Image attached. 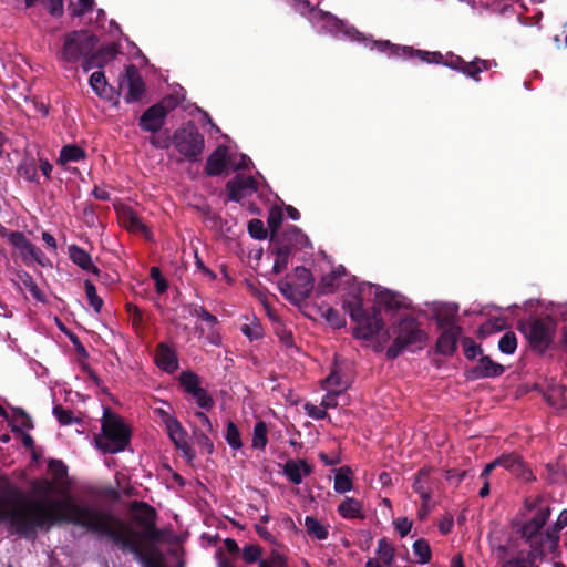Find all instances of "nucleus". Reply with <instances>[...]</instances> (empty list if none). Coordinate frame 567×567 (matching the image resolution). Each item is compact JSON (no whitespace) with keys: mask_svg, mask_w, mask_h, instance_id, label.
<instances>
[{"mask_svg":"<svg viewBox=\"0 0 567 567\" xmlns=\"http://www.w3.org/2000/svg\"><path fill=\"white\" fill-rule=\"evenodd\" d=\"M157 365L166 372H174L178 368L177 358L166 344H159L156 352Z\"/></svg>","mask_w":567,"mask_h":567,"instance_id":"nucleus-31","label":"nucleus"},{"mask_svg":"<svg viewBox=\"0 0 567 567\" xmlns=\"http://www.w3.org/2000/svg\"><path fill=\"white\" fill-rule=\"evenodd\" d=\"M49 470L53 480L31 483L33 499L22 502L18 488H9L0 495V522L6 523L23 537L34 536L38 529H50L60 523H71L113 540L122 550L132 553L140 561L145 560L140 536L127 523L93 506H81L70 497L68 468L62 461L51 460Z\"/></svg>","mask_w":567,"mask_h":567,"instance_id":"nucleus-1","label":"nucleus"},{"mask_svg":"<svg viewBox=\"0 0 567 567\" xmlns=\"http://www.w3.org/2000/svg\"><path fill=\"white\" fill-rule=\"evenodd\" d=\"M250 163V158L244 154L234 155L229 157V165L234 169L246 168Z\"/></svg>","mask_w":567,"mask_h":567,"instance_id":"nucleus-62","label":"nucleus"},{"mask_svg":"<svg viewBox=\"0 0 567 567\" xmlns=\"http://www.w3.org/2000/svg\"><path fill=\"white\" fill-rule=\"evenodd\" d=\"M392 334L393 344L386 351L390 359L396 358L404 349H422L427 339L426 332L410 316L402 317L399 322L392 326Z\"/></svg>","mask_w":567,"mask_h":567,"instance_id":"nucleus-4","label":"nucleus"},{"mask_svg":"<svg viewBox=\"0 0 567 567\" xmlns=\"http://www.w3.org/2000/svg\"><path fill=\"white\" fill-rule=\"evenodd\" d=\"M278 289L279 291L289 300L291 301H300V300H305L306 298H300L298 295H297V286L296 284L292 285L288 281H279L278 282Z\"/></svg>","mask_w":567,"mask_h":567,"instance_id":"nucleus-54","label":"nucleus"},{"mask_svg":"<svg viewBox=\"0 0 567 567\" xmlns=\"http://www.w3.org/2000/svg\"><path fill=\"white\" fill-rule=\"evenodd\" d=\"M267 444V425L260 421L255 424L252 446L255 449H264Z\"/></svg>","mask_w":567,"mask_h":567,"instance_id":"nucleus-47","label":"nucleus"},{"mask_svg":"<svg viewBox=\"0 0 567 567\" xmlns=\"http://www.w3.org/2000/svg\"><path fill=\"white\" fill-rule=\"evenodd\" d=\"M195 417L197 420L198 425L200 426L203 433H213V424L209 417L203 412H196Z\"/></svg>","mask_w":567,"mask_h":567,"instance_id":"nucleus-64","label":"nucleus"},{"mask_svg":"<svg viewBox=\"0 0 567 567\" xmlns=\"http://www.w3.org/2000/svg\"><path fill=\"white\" fill-rule=\"evenodd\" d=\"M491 68V62L487 60H480L476 59L472 62H465V64H462V72L466 74L470 78H473L474 80H478L477 75L483 72L484 70H487Z\"/></svg>","mask_w":567,"mask_h":567,"instance_id":"nucleus-42","label":"nucleus"},{"mask_svg":"<svg viewBox=\"0 0 567 567\" xmlns=\"http://www.w3.org/2000/svg\"><path fill=\"white\" fill-rule=\"evenodd\" d=\"M367 284L358 285L353 288L344 300V308L349 312L352 320L359 319L365 313L363 309V296L368 292V289H362Z\"/></svg>","mask_w":567,"mask_h":567,"instance_id":"nucleus-20","label":"nucleus"},{"mask_svg":"<svg viewBox=\"0 0 567 567\" xmlns=\"http://www.w3.org/2000/svg\"><path fill=\"white\" fill-rule=\"evenodd\" d=\"M327 394L322 398L321 405L327 410L331 408H336L338 405V396L341 394V390L336 389H324Z\"/></svg>","mask_w":567,"mask_h":567,"instance_id":"nucleus-56","label":"nucleus"},{"mask_svg":"<svg viewBox=\"0 0 567 567\" xmlns=\"http://www.w3.org/2000/svg\"><path fill=\"white\" fill-rule=\"evenodd\" d=\"M482 350L474 341L470 339L464 340V354L467 359H474L481 354Z\"/></svg>","mask_w":567,"mask_h":567,"instance_id":"nucleus-63","label":"nucleus"},{"mask_svg":"<svg viewBox=\"0 0 567 567\" xmlns=\"http://www.w3.org/2000/svg\"><path fill=\"white\" fill-rule=\"evenodd\" d=\"M95 442L97 447L105 453L122 452L128 443V430L121 419L105 412L102 434L95 439Z\"/></svg>","mask_w":567,"mask_h":567,"instance_id":"nucleus-6","label":"nucleus"},{"mask_svg":"<svg viewBox=\"0 0 567 567\" xmlns=\"http://www.w3.org/2000/svg\"><path fill=\"white\" fill-rule=\"evenodd\" d=\"M323 389H336L341 390V393L350 386V381L343 379L340 369L334 365L330 374L323 380Z\"/></svg>","mask_w":567,"mask_h":567,"instance_id":"nucleus-37","label":"nucleus"},{"mask_svg":"<svg viewBox=\"0 0 567 567\" xmlns=\"http://www.w3.org/2000/svg\"><path fill=\"white\" fill-rule=\"evenodd\" d=\"M69 255L71 260L80 268L99 275V269L93 265L91 256L84 249L76 245H72L69 247Z\"/></svg>","mask_w":567,"mask_h":567,"instance_id":"nucleus-32","label":"nucleus"},{"mask_svg":"<svg viewBox=\"0 0 567 567\" xmlns=\"http://www.w3.org/2000/svg\"><path fill=\"white\" fill-rule=\"evenodd\" d=\"M433 315L440 328L455 326L454 317L458 311V307L454 303L433 302Z\"/></svg>","mask_w":567,"mask_h":567,"instance_id":"nucleus-25","label":"nucleus"},{"mask_svg":"<svg viewBox=\"0 0 567 567\" xmlns=\"http://www.w3.org/2000/svg\"><path fill=\"white\" fill-rule=\"evenodd\" d=\"M494 555L501 561V567H536L529 559V555L523 553L511 554L503 545L494 549Z\"/></svg>","mask_w":567,"mask_h":567,"instance_id":"nucleus-19","label":"nucleus"},{"mask_svg":"<svg viewBox=\"0 0 567 567\" xmlns=\"http://www.w3.org/2000/svg\"><path fill=\"white\" fill-rule=\"evenodd\" d=\"M272 240L276 247L286 244L285 246L287 247L289 255H292L299 249L311 246L309 238L296 226H290L284 234Z\"/></svg>","mask_w":567,"mask_h":567,"instance_id":"nucleus-15","label":"nucleus"},{"mask_svg":"<svg viewBox=\"0 0 567 567\" xmlns=\"http://www.w3.org/2000/svg\"><path fill=\"white\" fill-rule=\"evenodd\" d=\"M260 554H261V550L256 545H249L243 549V558L248 564L257 561L260 557Z\"/></svg>","mask_w":567,"mask_h":567,"instance_id":"nucleus-58","label":"nucleus"},{"mask_svg":"<svg viewBox=\"0 0 567 567\" xmlns=\"http://www.w3.org/2000/svg\"><path fill=\"white\" fill-rule=\"evenodd\" d=\"M167 110L162 104L147 109L140 118V126L145 132L156 133L164 125Z\"/></svg>","mask_w":567,"mask_h":567,"instance_id":"nucleus-17","label":"nucleus"},{"mask_svg":"<svg viewBox=\"0 0 567 567\" xmlns=\"http://www.w3.org/2000/svg\"><path fill=\"white\" fill-rule=\"evenodd\" d=\"M241 331L245 336H247L250 340L259 339L262 336V329L259 324H244L241 327Z\"/></svg>","mask_w":567,"mask_h":567,"instance_id":"nucleus-61","label":"nucleus"},{"mask_svg":"<svg viewBox=\"0 0 567 567\" xmlns=\"http://www.w3.org/2000/svg\"><path fill=\"white\" fill-rule=\"evenodd\" d=\"M413 553L420 564H426L431 559V549L429 544L423 539H417L413 544Z\"/></svg>","mask_w":567,"mask_h":567,"instance_id":"nucleus-46","label":"nucleus"},{"mask_svg":"<svg viewBox=\"0 0 567 567\" xmlns=\"http://www.w3.org/2000/svg\"><path fill=\"white\" fill-rule=\"evenodd\" d=\"M121 87L123 90L127 89L124 99L128 103L140 101L143 97L145 91L144 82L134 65L126 68L125 78L121 83Z\"/></svg>","mask_w":567,"mask_h":567,"instance_id":"nucleus-14","label":"nucleus"},{"mask_svg":"<svg viewBox=\"0 0 567 567\" xmlns=\"http://www.w3.org/2000/svg\"><path fill=\"white\" fill-rule=\"evenodd\" d=\"M122 221L125 227H127L132 231H141L147 238L150 237V233L147 227L143 224L142 219L132 210H125L122 215Z\"/></svg>","mask_w":567,"mask_h":567,"instance_id":"nucleus-39","label":"nucleus"},{"mask_svg":"<svg viewBox=\"0 0 567 567\" xmlns=\"http://www.w3.org/2000/svg\"><path fill=\"white\" fill-rule=\"evenodd\" d=\"M259 567H287L285 557L274 550L270 556L259 561Z\"/></svg>","mask_w":567,"mask_h":567,"instance_id":"nucleus-55","label":"nucleus"},{"mask_svg":"<svg viewBox=\"0 0 567 567\" xmlns=\"http://www.w3.org/2000/svg\"><path fill=\"white\" fill-rule=\"evenodd\" d=\"M85 153L82 148L75 145H66L60 152V163L66 164L70 162H78L84 157Z\"/></svg>","mask_w":567,"mask_h":567,"instance_id":"nucleus-43","label":"nucleus"},{"mask_svg":"<svg viewBox=\"0 0 567 567\" xmlns=\"http://www.w3.org/2000/svg\"><path fill=\"white\" fill-rule=\"evenodd\" d=\"M362 289H368L369 293H373L375 303L379 307H383L385 310L394 311L409 307V302L405 297L391 290L383 289L380 286L365 285Z\"/></svg>","mask_w":567,"mask_h":567,"instance_id":"nucleus-10","label":"nucleus"},{"mask_svg":"<svg viewBox=\"0 0 567 567\" xmlns=\"http://www.w3.org/2000/svg\"><path fill=\"white\" fill-rule=\"evenodd\" d=\"M23 287L31 293V296L38 301H44V295L38 287L33 278L28 272H21L18 275Z\"/></svg>","mask_w":567,"mask_h":567,"instance_id":"nucleus-44","label":"nucleus"},{"mask_svg":"<svg viewBox=\"0 0 567 567\" xmlns=\"http://www.w3.org/2000/svg\"><path fill=\"white\" fill-rule=\"evenodd\" d=\"M305 411L308 414V416L315 420H323L327 416V411L321 404L320 406H317L311 403H306Z\"/></svg>","mask_w":567,"mask_h":567,"instance_id":"nucleus-57","label":"nucleus"},{"mask_svg":"<svg viewBox=\"0 0 567 567\" xmlns=\"http://www.w3.org/2000/svg\"><path fill=\"white\" fill-rule=\"evenodd\" d=\"M443 331L437 339L436 348L442 354H451L456 349V342L461 334L458 326H450L442 328Z\"/></svg>","mask_w":567,"mask_h":567,"instance_id":"nucleus-21","label":"nucleus"},{"mask_svg":"<svg viewBox=\"0 0 567 567\" xmlns=\"http://www.w3.org/2000/svg\"><path fill=\"white\" fill-rule=\"evenodd\" d=\"M96 44L97 39L89 31H72L63 37L58 58L71 64L82 61V66L86 72L93 68H101L104 62L102 54L105 52L113 55L114 48L109 47L95 52Z\"/></svg>","mask_w":567,"mask_h":567,"instance_id":"nucleus-2","label":"nucleus"},{"mask_svg":"<svg viewBox=\"0 0 567 567\" xmlns=\"http://www.w3.org/2000/svg\"><path fill=\"white\" fill-rule=\"evenodd\" d=\"M169 439L173 441L175 446L187 455L190 447L187 442V432L182 426L181 422L176 420H168V424L165 426Z\"/></svg>","mask_w":567,"mask_h":567,"instance_id":"nucleus-22","label":"nucleus"},{"mask_svg":"<svg viewBox=\"0 0 567 567\" xmlns=\"http://www.w3.org/2000/svg\"><path fill=\"white\" fill-rule=\"evenodd\" d=\"M248 230L254 238L262 239L266 237L264 225L259 219L250 220L248 225Z\"/></svg>","mask_w":567,"mask_h":567,"instance_id":"nucleus-60","label":"nucleus"},{"mask_svg":"<svg viewBox=\"0 0 567 567\" xmlns=\"http://www.w3.org/2000/svg\"><path fill=\"white\" fill-rule=\"evenodd\" d=\"M0 234L19 251L24 261L39 259V251L37 247L27 239L23 233H8L4 227H0Z\"/></svg>","mask_w":567,"mask_h":567,"instance_id":"nucleus-13","label":"nucleus"},{"mask_svg":"<svg viewBox=\"0 0 567 567\" xmlns=\"http://www.w3.org/2000/svg\"><path fill=\"white\" fill-rule=\"evenodd\" d=\"M374 45L379 52L386 53L389 56L403 59H419L425 63L445 64L446 66L462 72V64L465 61L461 56L451 55L444 61L443 55L436 51H423L408 45L393 44L390 41L375 42Z\"/></svg>","mask_w":567,"mask_h":567,"instance_id":"nucleus-5","label":"nucleus"},{"mask_svg":"<svg viewBox=\"0 0 567 567\" xmlns=\"http://www.w3.org/2000/svg\"><path fill=\"white\" fill-rule=\"evenodd\" d=\"M432 484L433 481L430 477L429 470H420L415 476L413 489L420 495L424 505L429 503L431 498Z\"/></svg>","mask_w":567,"mask_h":567,"instance_id":"nucleus-29","label":"nucleus"},{"mask_svg":"<svg viewBox=\"0 0 567 567\" xmlns=\"http://www.w3.org/2000/svg\"><path fill=\"white\" fill-rule=\"evenodd\" d=\"M353 321L357 323V337L362 339H371L383 328L380 311L377 309H374L372 315H368L365 312L362 317L354 319Z\"/></svg>","mask_w":567,"mask_h":567,"instance_id":"nucleus-16","label":"nucleus"},{"mask_svg":"<svg viewBox=\"0 0 567 567\" xmlns=\"http://www.w3.org/2000/svg\"><path fill=\"white\" fill-rule=\"evenodd\" d=\"M226 189L229 200L239 202L243 198L251 196L257 190V182L251 176L237 174L227 183Z\"/></svg>","mask_w":567,"mask_h":567,"instance_id":"nucleus-12","label":"nucleus"},{"mask_svg":"<svg viewBox=\"0 0 567 567\" xmlns=\"http://www.w3.org/2000/svg\"><path fill=\"white\" fill-rule=\"evenodd\" d=\"M226 441L230 447L238 450L241 447V440L238 429L233 422H229L226 430Z\"/></svg>","mask_w":567,"mask_h":567,"instance_id":"nucleus-52","label":"nucleus"},{"mask_svg":"<svg viewBox=\"0 0 567 567\" xmlns=\"http://www.w3.org/2000/svg\"><path fill=\"white\" fill-rule=\"evenodd\" d=\"M352 489V471L348 466L340 467L334 475V491L347 493Z\"/></svg>","mask_w":567,"mask_h":567,"instance_id":"nucleus-36","label":"nucleus"},{"mask_svg":"<svg viewBox=\"0 0 567 567\" xmlns=\"http://www.w3.org/2000/svg\"><path fill=\"white\" fill-rule=\"evenodd\" d=\"M295 277L297 279V295L300 298H308L313 289V277L311 272L305 267H297L295 269Z\"/></svg>","mask_w":567,"mask_h":567,"instance_id":"nucleus-30","label":"nucleus"},{"mask_svg":"<svg viewBox=\"0 0 567 567\" xmlns=\"http://www.w3.org/2000/svg\"><path fill=\"white\" fill-rule=\"evenodd\" d=\"M503 372L504 368L501 364L492 361L489 357H482L471 371V377L474 379L493 378L501 375Z\"/></svg>","mask_w":567,"mask_h":567,"instance_id":"nucleus-24","label":"nucleus"},{"mask_svg":"<svg viewBox=\"0 0 567 567\" xmlns=\"http://www.w3.org/2000/svg\"><path fill=\"white\" fill-rule=\"evenodd\" d=\"M554 329L553 320L546 318L530 321L523 331L534 349L544 351L553 340Z\"/></svg>","mask_w":567,"mask_h":567,"instance_id":"nucleus-8","label":"nucleus"},{"mask_svg":"<svg viewBox=\"0 0 567 567\" xmlns=\"http://www.w3.org/2000/svg\"><path fill=\"white\" fill-rule=\"evenodd\" d=\"M305 527L307 533L317 539L322 540L328 537L327 526L322 525L317 518L312 516H307L305 518Z\"/></svg>","mask_w":567,"mask_h":567,"instance_id":"nucleus-41","label":"nucleus"},{"mask_svg":"<svg viewBox=\"0 0 567 567\" xmlns=\"http://www.w3.org/2000/svg\"><path fill=\"white\" fill-rule=\"evenodd\" d=\"M526 540L529 543L533 556L536 557L553 553L557 548L559 535L549 527L544 532L526 537Z\"/></svg>","mask_w":567,"mask_h":567,"instance_id":"nucleus-11","label":"nucleus"},{"mask_svg":"<svg viewBox=\"0 0 567 567\" xmlns=\"http://www.w3.org/2000/svg\"><path fill=\"white\" fill-rule=\"evenodd\" d=\"M496 466H501L515 475L518 478L524 481H529L532 478V473L522 461V458L516 454H506L501 457L494 460Z\"/></svg>","mask_w":567,"mask_h":567,"instance_id":"nucleus-18","label":"nucleus"},{"mask_svg":"<svg viewBox=\"0 0 567 567\" xmlns=\"http://www.w3.org/2000/svg\"><path fill=\"white\" fill-rule=\"evenodd\" d=\"M338 513L346 519L364 517L361 502L353 497H346L338 506Z\"/></svg>","mask_w":567,"mask_h":567,"instance_id":"nucleus-34","label":"nucleus"},{"mask_svg":"<svg viewBox=\"0 0 567 567\" xmlns=\"http://www.w3.org/2000/svg\"><path fill=\"white\" fill-rule=\"evenodd\" d=\"M228 151L226 147H218L207 159L206 172L209 175H219L229 165Z\"/></svg>","mask_w":567,"mask_h":567,"instance_id":"nucleus-28","label":"nucleus"},{"mask_svg":"<svg viewBox=\"0 0 567 567\" xmlns=\"http://www.w3.org/2000/svg\"><path fill=\"white\" fill-rule=\"evenodd\" d=\"M499 350L505 354H512L517 348V339L514 332H506L498 342Z\"/></svg>","mask_w":567,"mask_h":567,"instance_id":"nucleus-49","label":"nucleus"},{"mask_svg":"<svg viewBox=\"0 0 567 567\" xmlns=\"http://www.w3.org/2000/svg\"><path fill=\"white\" fill-rule=\"evenodd\" d=\"M268 227L271 231V238L274 239V235L278 233L280 225L282 223V212L279 208H272L269 213Z\"/></svg>","mask_w":567,"mask_h":567,"instance_id":"nucleus-53","label":"nucleus"},{"mask_svg":"<svg viewBox=\"0 0 567 567\" xmlns=\"http://www.w3.org/2000/svg\"><path fill=\"white\" fill-rule=\"evenodd\" d=\"M189 313L192 316L200 318L210 328H213L217 323V318L214 315L209 313L205 308L198 305H192L189 307Z\"/></svg>","mask_w":567,"mask_h":567,"instance_id":"nucleus-51","label":"nucleus"},{"mask_svg":"<svg viewBox=\"0 0 567 567\" xmlns=\"http://www.w3.org/2000/svg\"><path fill=\"white\" fill-rule=\"evenodd\" d=\"M362 289H368L369 293H373L375 303L379 307H383L385 310L394 311L409 307V302L405 297L391 290L383 289L380 286L365 285Z\"/></svg>","mask_w":567,"mask_h":567,"instance_id":"nucleus-9","label":"nucleus"},{"mask_svg":"<svg viewBox=\"0 0 567 567\" xmlns=\"http://www.w3.org/2000/svg\"><path fill=\"white\" fill-rule=\"evenodd\" d=\"M85 295L90 306L94 309L95 312H100L103 300L97 296L95 286L90 281H84Z\"/></svg>","mask_w":567,"mask_h":567,"instance_id":"nucleus-48","label":"nucleus"},{"mask_svg":"<svg viewBox=\"0 0 567 567\" xmlns=\"http://www.w3.org/2000/svg\"><path fill=\"white\" fill-rule=\"evenodd\" d=\"M291 2L301 14H309V22L319 33L330 34L337 39L349 41H363L365 45H371V49L378 50L374 45L377 41L368 40L353 27L348 25L330 12L312 7L308 0H291Z\"/></svg>","mask_w":567,"mask_h":567,"instance_id":"nucleus-3","label":"nucleus"},{"mask_svg":"<svg viewBox=\"0 0 567 567\" xmlns=\"http://www.w3.org/2000/svg\"><path fill=\"white\" fill-rule=\"evenodd\" d=\"M133 518L143 525L146 529H151L155 524V511L145 503L134 502L131 505Z\"/></svg>","mask_w":567,"mask_h":567,"instance_id":"nucleus-27","label":"nucleus"},{"mask_svg":"<svg viewBox=\"0 0 567 567\" xmlns=\"http://www.w3.org/2000/svg\"><path fill=\"white\" fill-rule=\"evenodd\" d=\"M193 398L196 400V403L198 406L203 409H209L213 404V401L210 396L207 394V392L200 388L199 390H196L194 393H192Z\"/></svg>","mask_w":567,"mask_h":567,"instance_id":"nucleus-59","label":"nucleus"},{"mask_svg":"<svg viewBox=\"0 0 567 567\" xmlns=\"http://www.w3.org/2000/svg\"><path fill=\"white\" fill-rule=\"evenodd\" d=\"M310 473L311 466L305 460H290L285 464V474L293 484H300Z\"/></svg>","mask_w":567,"mask_h":567,"instance_id":"nucleus-26","label":"nucleus"},{"mask_svg":"<svg viewBox=\"0 0 567 567\" xmlns=\"http://www.w3.org/2000/svg\"><path fill=\"white\" fill-rule=\"evenodd\" d=\"M286 244H282L281 246L276 247L274 245L272 252L275 254V261L272 266V271L275 274L282 272L289 262V258L291 255H289V251L287 250Z\"/></svg>","mask_w":567,"mask_h":567,"instance_id":"nucleus-40","label":"nucleus"},{"mask_svg":"<svg viewBox=\"0 0 567 567\" xmlns=\"http://www.w3.org/2000/svg\"><path fill=\"white\" fill-rule=\"evenodd\" d=\"M544 399L557 411L567 412V388L560 384H553L544 392Z\"/></svg>","mask_w":567,"mask_h":567,"instance_id":"nucleus-23","label":"nucleus"},{"mask_svg":"<svg viewBox=\"0 0 567 567\" xmlns=\"http://www.w3.org/2000/svg\"><path fill=\"white\" fill-rule=\"evenodd\" d=\"M173 144L184 158L190 161L197 159L204 148L203 136L193 125L177 130L173 136Z\"/></svg>","mask_w":567,"mask_h":567,"instance_id":"nucleus-7","label":"nucleus"},{"mask_svg":"<svg viewBox=\"0 0 567 567\" xmlns=\"http://www.w3.org/2000/svg\"><path fill=\"white\" fill-rule=\"evenodd\" d=\"M343 276H346V268L340 265L330 274L324 275L321 278L317 287L318 291L322 295L334 291L336 287L338 286V280Z\"/></svg>","mask_w":567,"mask_h":567,"instance_id":"nucleus-35","label":"nucleus"},{"mask_svg":"<svg viewBox=\"0 0 567 567\" xmlns=\"http://www.w3.org/2000/svg\"><path fill=\"white\" fill-rule=\"evenodd\" d=\"M179 380L185 391L189 394L200 389L198 377L193 372H183Z\"/></svg>","mask_w":567,"mask_h":567,"instance_id":"nucleus-50","label":"nucleus"},{"mask_svg":"<svg viewBox=\"0 0 567 567\" xmlns=\"http://www.w3.org/2000/svg\"><path fill=\"white\" fill-rule=\"evenodd\" d=\"M379 559L386 566H390L392 564V560L394 558V549L392 545L385 539L381 538L378 542V549H377Z\"/></svg>","mask_w":567,"mask_h":567,"instance_id":"nucleus-45","label":"nucleus"},{"mask_svg":"<svg viewBox=\"0 0 567 567\" xmlns=\"http://www.w3.org/2000/svg\"><path fill=\"white\" fill-rule=\"evenodd\" d=\"M550 515L548 507L540 508L536 515L523 527V536L530 537L537 533L544 532L543 527Z\"/></svg>","mask_w":567,"mask_h":567,"instance_id":"nucleus-33","label":"nucleus"},{"mask_svg":"<svg viewBox=\"0 0 567 567\" xmlns=\"http://www.w3.org/2000/svg\"><path fill=\"white\" fill-rule=\"evenodd\" d=\"M90 86L100 97H107L111 91L105 75L101 71H95L91 74L89 80Z\"/></svg>","mask_w":567,"mask_h":567,"instance_id":"nucleus-38","label":"nucleus"}]
</instances>
